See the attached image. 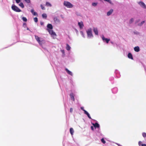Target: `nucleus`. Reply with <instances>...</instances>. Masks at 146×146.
I'll use <instances>...</instances> for the list:
<instances>
[{"label":"nucleus","instance_id":"obj_28","mask_svg":"<svg viewBox=\"0 0 146 146\" xmlns=\"http://www.w3.org/2000/svg\"><path fill=\"white\" fill-rule=\"evenodd\" d=\"M97 129L96 130V132H97L98 133L100 134L101 131L100 128H97Z\"/></svg>","mask_w":146,"mask_h":146},{"label":"nucleus","instance_id":"obj_31","mask_svg":"<svg viewBox=\"0 0 146 146\" xmlns=\"http://www.w3.org/2000/svg\"><path fill=\"white\" fill-rule=\"evenodd\" d=\"M145 21H142V22H141V23H140V24H139L138 25L139 26H141L143 24H144L145 23Z\"/></svg>","mask_w":146,"mask_h":146},{"label":"nucleus","instance_id":"obj_49","mask_svg":"<svg viewBox=\"0 0 146 146\" xmlns=\"http://www.w3.org/2000/svg\"><path fill=\"white\" fill-rule=\"evenodd\" d=\"M60 16L62 18H64V16L62 15H60Z\"/></svg>","mask_w":146,"mask_h":146},{"label":"nucleus","instance_id":"obj_53","mask_svg":"<svg viewBox=\"0 0 146 146\" xmlns=\"http://www.w3.org/2000/svg\"><path fill=\"white\" fill-rule=\"evenodd\" d=\"M62 52L63 53H64V50H63L62 51Z\"/></svg>","mask_w":146,"mask_h":146},{"label":"nucleus","instance_id":"obj_7","mask_svg":"<svg viewBox=\"0 0 146 146\" xmlns=\"http://www.w3.org/2000/svg\"><path fill=\"white\" fill-rule=\"evenodd\" d=\"M46 27L47 28L46 30L47 31H50V30H52L53 29V26L51 24H48L47 25Z\"/></svg>","mask_w":146,"mask_h":146},{"label":"nucleus","instance_id":"obj_56","mask_svg":"<svg viewBox=\"0 0 146 146\" xmlns=\"http://www.w3.org/2000/svg\"><path fill=\"white\" fill-rule=\"evenodd\" d=\"M8 47H6L5 48H7Z\"/></svg>","mask_w":146,"mask_h":146},{"label":"nucleus","instance_id":"obj_48","mask_svg":"<svg viewBox=\"0 0 146 146\" xmlns=\"http://www.w3.org/2000/svg\"><path fill=\"white\" fill-rule=\"evenodd\" d=\"M141 146H146V144H142L141 145Z\"/></svg>","mask_w":146,"mask_h":146},{"label":"nucleus","instance_id":"obj_34","mask_svg":"<svg viewBox=\"0 0 146 146\" xmlns=\"http://www.w3.org/2000/svg\"><path fill=\"white\" fill-rule=\"evenodd\" d=\"M34 21L35 23H37L38 22V19L37 17H35L34 18Z\"/></svg>","mask_w":146,"mask_h":146},{"label":"nucleus","instance_id":"obj_45","mask_svg":"<svg viewBox=\"0 0 146 146\" xmlns=\"http://www.w3.org/2000/svg\"><path fill=\"white\" fill-rule=\"evenodd\" d=\"M70 60H72V62L74 61V58L71 57L70 58Z\"/></svg>","mask_w":146,"mask_h":146},{"label":"nucleus","instance_id":"obj_27","mask_svg":"<svg viewBox=\"0 0 146 146\" xmlns=\"http://www.w3.org/2000/svg\"><path fill=\"white\" fill-rule=\"evenodd\" d=\"M134 19L133 18H132L130 19L129 21V23L130 24H131L133 22Z\"/></svg>","mask_w":146,"mask_h":146},{"label":"nucleus","instance_id":"obj_39","mask_svg":"<svg viewBox=\"0 0 146 146\" xmlns=\"http://www.w3.org/2000/svg\"><path fill=\"white\" fill-rule=\"evenodd\" d=\"M40 6L42 9L43 10H44L45 9V8L42 5H41Z\"/></svg>","mask_w":146,"mask_h":146},{"label":"nucleus","instance_id":"obj_22","mask_svg":"<svg viewBox=\"0 0 146 146\" xmlns=\"http://www.w3.org/2000/svg\"><path fill=\"white\" fill-rule=\"evenodd\" d=\"M70 132L72 135L74 133V130L72 128H70Z\"/></svg>","mask_w":146,"mask_h":146},{"label":"nucleus","instance_id":"obj_26","mask_svg":"<svg viewBox=\"0 0 146 146\" xmlns=\"http://www.w3.org/2000/svg\"><path fill=\"white\" fill-rule=\"evenodd\" d=\"M19 6L21 7L22 8L24 7V5L22 2H21L19 4Z\"/></svg>","mask_w":146,"mask_h":146},{"label":"nucleus","instance_id":"obj_33","mask_svg":"<svg viewBox=\"0 0 146 146\" xmlns=\"http://www.w3.org/2000/svg\"><path fill=\"white\" fill-rule=\"evenodd\" d=\"M114 80V78L113 77H110L109 78V80L112 82Z\"/></svg>","mask_w":146,"mask_h":146},{"label":"nucleus","instance_id":"obj_37","mask_svg":"<svg viewBox=\"0 0 146 146\" xmlns=\"http://www.w3.org/2000/svg\"><path fill=\"white\" fill-rule=\"evenodd\" d=\"M80 109L84 111V113L85 112V111H86V110L84 109V107H81Z\"/></svg>","mask_w":146,"mask_h":146},{"label":"nucleus","instance_id":"obj_55","mask_svg":"<svg viewBox=\"0 0 146 146\" xmlns=\"http://www.w3.org/2000/svg\"><path fill=\"white\" fill-rule=\"evenodd\" d=\"M111 83H112V84H113V82H111Z\"/></svg>","mask_w":146,"mask_h":146},{"label":"nucleus","instance_id":"obj_11","mask_svg":"<svg viewBox=\"0 0 146 146\" xmlns=\"http://www.w3.org/2000/svg\"><path fill=\"white\" fill-rule=\"evenodd\" d=\"M65 70L68 74L70 75L71 76H73V74L72 72L69 70L68 68H65Z\"/></svg>","mask_w":146,"mask_h":146},{"label":"nucleus","instance_id":"obj_38","mask_svg":"<svg viewBox=\"0 0 146 146\" xmlns=\"http://www.w3.org/2000/svg\"><path fill=\"white\" fill-rule=\"evenodd\" d=\"M24 1H25V2L27 3H31V0H24Z\"/></svg>","mask_w":146,"mask_h":146},{"label":"nucleus","instance_id":"obj_5","mask_svg":"<svg viewBox=\"0 0 146 146\" xmlns=\"http://www.w3.org/2000/svg\"><path fill=\"white\" fill-rule=\"evenodd\" d=\"M138 3L141 7L146 9V5L142 1H140L138 2Z\"/></svg>","mask_w":146,"mask_h":146},{"label":"nucleus","instance_id":"obj_23","mask_svg":"<svg viewBox=\"0 0 146 146\" xmlns=\"http://www.w3.org/2000/svg\"><path fill=\"white\" fill-rule=\"evenodd\" d=\"M66 48L68 50H70L71 49V47L68 44H66Z\"/></svg>","mask_w":146,"mask_h":146},{"label":"nucleus","instance_id":"obj_15","mask_svg":"<svg viewBox=\"0 0 146 146\" xmlns=\"http://www.w3.org/2000/svg\"><path fill=\"white\" fill-rule=\"evenodd\" d=\"M127 57L129 59L133 60V57L132 54L131 52H129L127 55Z\"/></svg>","mask_w":146,"mask_h":146},{"label":"nucleus","instance_id":"obj_21","mask_svg":"<svg viewBox=\"0 0 146 146\" xmlns=\"http://www.w3.org/2000/svg\"><path fill=\"white\" fill-rule=\"evenodd\" d=\"M35 38L36 41L38 42H40V38L38 36L35 35Z\"/></svg>","mask_w":146,"mask_h":146},{"label":"nucleus","instance_id":"obj_2","mask_svg":"<svg viewBox=\"0 0 146 146\" xmlns=\"http://www.w3.org/2000/svg\"><path fill=\"white\" fill-rule=\"evenodd\" d=\"M11 8L15 12H19L21 11V10L14 4H13L12 5Z\"/></svg>","mask_w":146,"mask_h":146},{"label":"nucleus","instance_id":"obj_4","mask_svg":"<svg viewBox=\"0 0 146 146\" xmlns=\"http://www.w3.org/2000/svg\"><path fill=\"white\" fill-rule=\"evenodd\" d=\"M64 5L67 8H71L73 7V5L70 2L68 1H64Z\"/></svg>","mask_w":146,"mask_h":146},{"label":"nucleus","instance_id":"obj_41","mask_svg":"<svg viewBox=\"0 0 146 146\" xmlns=\"http://www.w3.org/2000/svg\"><path fill=\"white\" fill-rule=\"evenodd\" d=\"M142 142L141 141H139V142H138V144H139V146H140V145L141 146V145L142 144Z\"/></svg>","mask_w":146,"mask_h":146},{"label":"nucleus","instance_id":"obj_8","mask_svg":"<svg viewBox=\"0 0 146 146\" xmlns=\"http://www.w3.org/2000/svg\"><path fill=\"white\" fill-rule=\"evenodd\" d=\"M69 96H70L71 100L73 101L74 102V94L73 92H71L70 93Z\"/></svg>","mask_w":146,"mask_h":146},{"label":"nucleus","instance_id":"obj_43","mask_svg":"<svg viewBox=\"0 0 146 146\" xmlns=\"http://www.w3.org/2000/svg\"><path fill=\"white\" fill-rule=\"evenodd\" d=\"M15 1L17 3H18L21 1V0H15Z\"/></svg>","mask_w":146,"mask_h":146},{"label":"nucleus","instance_id":"obj_29","mask_svg":"<svg viewBox=\"0 0 146 146\" xmlns=\"http://www.w3.org/2000/svg\"><path fill=\"white\" fill-rule=\"evenodd\" d=\"M98 4V3L97 2H93L92 3V5L94 7L96 6Z\"/></svg>","mask_w":146,"mask_h":146},{"label":"nucleus","instance_id":"obj_6","mask_svg":"<svg viewBox=\"0 0 146 146\" xmlns=\"http://www.w3.org/2000/svg\"><path fill=\"white\" fill-rule=\"evenodd\" d=\"M101 38L103 41L104 42H106L107 43H108L110 40V38H105L103 35H102V36Z\"/></svg>","mask_w":146,"mask_h":146},{"label":"nucleus","instance_id":"obj_13","mask_svg":"<svg viewBox=\"0 0 146 146\" xmlns=\"http://www.w3.org/2000/svg\"><path fill=\"white\" fill-rule=\"evenodd\" d=\"M111 91L113 93L116 94L118 91V89L117 87H115L111 90Z\"/></svg>","mask_w":146,"mask_h":146},{"label":"nucleus","instance_id":"obj_9","mask_svg":"<svg viewBox=\"0 0 146 146\" xmlns=\"http://www.w3.org/2000/svg\"><path fill=\"white\" fill-rule=\"evenodd\" d=\"M116 77L117 78H119L120 77V75L119 71L117 70H115V71Z\"/></svg>","mask_w":146,"mask_h":146},{"label":"nucleus","instance_id":"obj_52","mask_svg":"<svg viewBox=\"0 0 146 146\" xmlns=\"http://www.w3.org/2000/svg\"><path fill=\"white\" fill-rule=\"evenodd\" d=\"M27 30L30 31V29H29V28H28V27H27Z\"/></svg>","mask_w":146,"mask_h":146},{"label":"nucleus","instance_id":"obj_35","mask_svg":"<svg viewBox=\"0 0 146 146\" xmlns=\"http://www.w3.org/2000/svg\"><path fill=\"white\" fill-rule=\"evenodd\" d=\"M80 34L81 35H82V37H83L84 38H85V36L84 35V34L83 32V31H80Z\"/></svg>","mask_w":146,"mask_h":146},{"label":"nucleus","instance_id":"obj_14","mask_svg":"<svg viewBox=\"0 0 146 146\" xmlns=\"http://www.w3.org/2000/svg\"><path fill=\"white\" fill-rule=\"evenodd\" d=\"M48 31L51 35L54 36L56 35V33L52 30V29L51 30H50V31Z\"/></svg>","mask_w":146,"mask_h":146},{"label":"nucleus","instance_id":"obj_12","mask_svg":"<svg viewBox=\"0 0 146 146\" xmlns=\"http://www.w3.org/2000/svg\"><path fill=\"white\" fill-rule=\"evenodd\" d=\"M31 12L34 16H38V15L37 13L35 12L33 9H31Z\"/></svg>","mask_w":146,"mask_h":146},{"label":"nucleus","instance_id":"obj_40","mask_svg":"<svg viewBox=\"0 0 146 146\" xmlns=\"http://www.w3.org/2000/svg\"><path fill=\"white\" fill-rule=\"evenodd\" d=\"M133 33L135 35H138L139 34V32L137 31H135L133 32Z\"/></svg>","mask_w":146,"mask_h":146},{"label":"nucleus","instance_id":"obj_51","mask_svg":"<svg viewBox=\"0 0 146 146\" xmlns=\"http://www.w3.org/2000/svg\"><path fill=\"white\" fill-rule=\"evenodd\" d=\"M75 30L76 33H78V31L76 29H75Z\"/></svg>","mask_w":146,"mask_h":146},{"label":"nucleus","instance_id":"obj_3","mask_svg":"<svg viewBox=\"0 0 146 146\" xmlns=\"http://www.w3.org/2000/svg\"><path fill=\"white\" fill-rule=\"evenodd\" d=\"M92 120H93L96 121V122L95 123L91 122V124L93 125L95 129H96L97 128H100V125L98 123V121L95 119H92Z\"/></svg>","mask_w":146,"mask_h":146},{"label":"nucleus","instance_id":"obj_17","mask_svg":"<svg viewBox=\"0 0 146 146\" xmlns=\"http://www.w3.org/2000/svg\"><path fill=\"white\" fill-rule=\"evenodd\" d=\"M84 113L90 119H91L92 120L93 119L91 118L90 115V114L87 111H85V112Z\"/></svg>","mask_w":146,"mask_h":146},{"label":"nucleus","instance_id":"obj_54","mask_svg":"<svg viewBox=\"0 0 146 146\" xmlns=\"http://www.w3.org/2000/svg\"><path fill=\"white\" fill-rule=\"evenodd\" d=\"M111 42L112 44H113V42H112V41H111Z\"/></svg>","mask_w":146,"mask_h":146},{"label":"nucleus","instance_id":"obj_19","mask_svg":"<svg viewBox=\"0 0 146 146\" xmlns=\"http://www.w3.org/2000/svg\"><path fill=\"white\" fill-rule=\"evenodd\" d=\"M113 10L112 9H111L107 13V15L109 16L113 12Z\"/></svg>","mask_w":146,"mask_h":146},{"label":"nucleus","instance_id":"obj_44","mask_svg":"<svg viewBox=\"0 0 146 146\" xmlns=\"http://www.w3.org/2000/svg\"><path fill=\"white\" fill-rule=\"evenodd\" d=\"M91 129L92 130V131H94V127L92 126H91Z\"/></svg>","mask_w":146,"mask_h":146},{"label":"nucleus","instance_id":"obj_25","mask_svg":"<svg viewBox=\"0 0 146 146\" xmlns=\"http://www.w3.org/2000/svg\"><path fill=\"white\" fill-rule=\"evenodd\" d=\"M46 5L48 7H51L52 6L51 4L49 2H46Z\"/></svg>","mask_w":146,"mask_h":146},{"label":"nucleus","instance_id":"obj_47","mask_svg":"<svg viewBox=\"0 0 146 146\" xmlns=\"http://www.w3.org/2000/svg\"><path fill=\"white\" fill-rule=\"evenodd\" d=\"M40 24L41 25H43L44 24V23L43 22H40Z\"/></svg>","mask_w":146,"mask_h":146},{"label":"nucleus","instance_id":"obj_42","mask_svg":"<svg viewBox=\"0 0 146 146\" xmlns=\"http://www.w3.org/2000/svg\"><path fill=\"white\" fill-rule=\"evenodd\" d=\"M73 111V109L72 108H70V111L71 113H72Z\"/></svg>","mask_w":146,"mask_h":146},{"label":"nucleus","instance_id":"obj_30","mask_svg":"<svg viewBox=\"0 0 146 146\" xmlns=\"http://www.w3.org/2000/svg\"><path fill=\"white\" fill-rule=\"evenodd\" d=\"M22 19L24 22H27V19L26 17H23L22 18Z\"/></svg>","mask_w":146,"mask_h":146},{"label":"nucleus","instance_id":"obj_16","mask_svg":"<svg viewBox=\"0 0 146 146\" xmlns=\"http://www.w3.org/2000/svg\"><path fill=\"white\" fill-rule=\"evenodd\" d=\"M93 31L96 35H98V32L97 28H94Z\"/></svg>","mask_w":146,"mask_h":146},{"label":"nucleus","instance_id":"obj_10","mask_svg":"<svg viewBox=\"0 0 146 146\" xmlns=\"http://www.w3.org/2000/svg\"><path fill=\"white\" fill-rule=\"evenodd\" d=\"M78 25L80 29H82L84 26L83 23L82 21L78 22Z\"/></svg>","mask_w":146,"mask_h":146},{"label":"nucleus","instance_id":"obj_24","mask_svg":"<svg viewBox=\"0 0 146 146\" xmlns=\"http://www.w3.org/2000/svg\"><path fill=\"white\" fill-rule=\"evenodd\" d=\"M42 17L44 19H46L47 17V15L45 13H43L42 15Z\"/></svg>","mask_w":146,"mask_h":146},{"label":"nucleus","instance_id":"obj_20","mask_svg":"<svg viewBox=\"0 0 146 146\" xmlns=\"http://www.w3.org/2000/svg\"><path fill=\"white\" fill-rule=\"evenodd\" d=\"M53 20L56 23H59L60 22V20L57 18V17H54L53 18Z\"/></svg>","mask_w":146,"mask_h":146},{"label":"nucleus","instance_id":"obj_46","mask_svg":"<svg viewBox=\"0 0 146 146\" xmlns=\"http://www.w3.org/2000/svg\"><path fill=\"white\" fill-rule=\"evenodd\" d=\"M38 43L40 45H42V41H41L40 40V42H38Z\"/></svg>","mask_w":146,"mask_h":146},{"label":"nucleus","instance_id":"obj_32","mask_svg":"<svg viewBox=\"0 0 146 146\" xmlns=\"http://www.w3.org/2000/svg\"><path fill=\"white\" fill-rule=\"evenodd\" d=\"M101 142L104 144H105L106 143V141L103 138H102L101 139Z\"/></svg>","mask_w":146,"mask_h":146},{"label":"nucleus","instance_id":"obj_18","mask_svg":"<svg viewBox=\"0 0 146 146\" xmlns=\"http://www.w3.org/2000/svg\"><path fill=\"white\" fill-rule=\"evenodd\" d=\"M134 49L135 52H138L140 51V48L139 46H136L134 48Z\"/></svg>","mask_w":146,"mask_h":146},{"label":"nucleus","instance_id":"obj_50","mask_svg":"<svg viewBox=\"0 0 146 146\" xmlns=\"http://www.w3.org/2000/svg\"><path fill=\"white\" fill-rule=\"evenodd\" d=\"M24 25H25V26H26V23H23V26H24Z\"/></svg>","mask_w":146,"mask_h":146},{"label":"nucleus","instance_id":"obj_36","mask_svg":"<svg viewBox=\"0 0 146 146\" xmlns=\"http://www.w3.org/2000/svg\"><path fill=\"white\" fill-rule=\"evenodd\" d=\"M142 136L144 137H146V133L145 132H143L142 133Z\"/></svg>","mask_w":146,"mask_h":146},{"label":"nucleus","instance_id":"obj_1","mask_svg":"<svg viewBox=\"0 0 146 146\" xmlns=\"http://www.w3.org/2000/svg\"><path fill=\"white\" fill-rule=\"evenodd\" d=\"M88 38H92L93 37L92 29L91 28L88 29L86 31Z\"/></svg>","mask_w":146,"mask_h":146}]
</instances>
